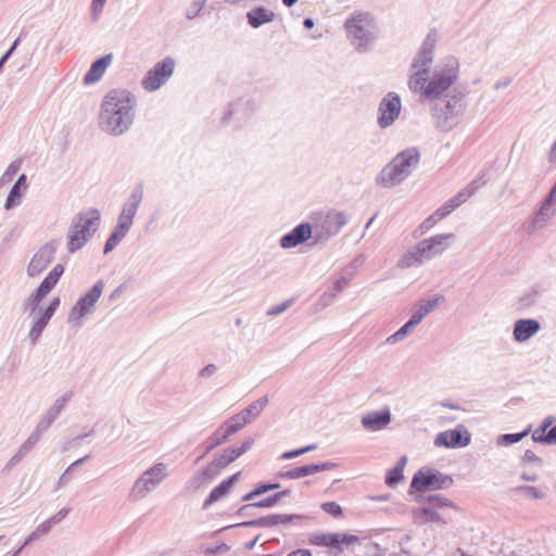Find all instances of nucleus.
Listing matches in <instances>:
<instances>
[{
	"mask_svg": "<svg viewBox=\"0 0 556 556\" xmlns=\"http://www.w3.org/2000/svg\"><path fill=\"white\" fill-rule=\"evenodd\" d=\"M134 104V99L126 91H111L102 104V126L113 135L123 134L131 124L130 110Z\"/></svg>",
	"mask_w": 556,
	"mask_h": 556,
	"instance_id": "nucleus-1",
	"label": "nucleus"
},
{
	"mask_svg": "<svg viewBox=\"0 0 556 556\" xmlns=\"http://www.w3.org/2000/svg\"><path fill=\"white\" fill-rule=\"evenodd\" d=\"M458 78V62L452 56H445L428 75L427 81H421L419 89H410L414 93H420L428 100H438L443 92L447 91Z\"/></svg>",
	"mask_w": 556,
	"mask_h": 556,
	"instance_id": "nucleus-2",
	"label": "nucleus"
},
{
	"mask_svg": "<svg viewBox=\"0 0 556 556\" xmlns=\"http://www.w3.org/2000/svg\"><path fill=\"white\" fill-rule=\"evenodd\" d=\"M433 101L430 112L434 127L441 132L455 128L466 109L465 93L454 89L452 93Z\"/></svg>",
	"mask_w": 556,
	"mask_h": 556,
	"instance_id": "nucleus-3",
	"label": "nucleus"
},
{
	"mask_svg": "<svg viewBox=\"0 0 556 556\" xmlns=\"http://www.w3.org/2000/svg\"><path fill=\"white\" fill-rule=\"evenodd\" d=\"M420 153L417 148L410 147L399 152L377 175L376 184L383 188H391L406 179L418 165Z\"/></svg>",
	"mask_w": 556,
	"mask_h": 556,
	"instance_id": "nucleus-4",
	"label": "nucleus"
},
{
	"mask_svg": "<svg viewBox=\"0 0 556 556\" xmlns=\"http://www.w3.org/2000/svg\"><path fill=\"white\" fill-rule=\"evenodd\" d=\"M438 39L439 34L437 29H431L425 37L410 65L414 72L409 75V89H419L422 86L421 81L428 80V74L433 62Z\"/></svg>",
	"mask_w": 556,
	"mask_h": 556,
	"instance_id": "nucleus-5",
	"label": "nucleus"
},
{
	"mask_svg": "<svg viewBox=\"0 0 556 556\" xmlns=\"http://www.w3.org/2000/svg\"><path fill=\"white\" fill-rule=\"evenodd\" d=\"M348 39L358 52H367L375 40L374 18L368 12H354L344 22Z\"/></svg>",
	"mask_w": 556,
	"mask_h": 556,
	"instance_id": "nucleus-6",
	"label": "nucleus"
},
{
	"mask_svg": "<svg viewBox=\"0 0 556 556\" xmlns=\"http://www.w3.org/2000/svg\"><path fill=\"white\" fill-rule=\"evenodd\" d=\"M348 222L349 218L342 211L329 210L314 214L312 224L314 241L309 242L308 245L325 244L336 237Z\"/></svg>",
	"mask_w": 556,
	"mask_h": 556,
	"instance_id": "nucleus-7",
	"label": "nucleus"
},
{
	"mask_svg": "<svg viewBox=\"0 0 556 556\" xmlns=\"http://www.w3.org/2000/svg\"><path fill=\"white\" fill-rule=\"evenodd\" d=\"M100 222V212L98 210H87L80 212L74 219L68 233L67 249L71 253L81 249L97 230Z\"/></svg>",
	"mask_w": 556,
	"mask_h": 556,
	"instance_id": "nucleus-8",
	"label": "nucleus"
},
{
	"mask_svg": "<svg viewBox=\"0 0 556 556\" xmlns=\"http://www.w3.org/2000/svg\"><path fill=\"white\" fill-rule=\"evenodd\" d=\"M454 483L452 476L431 467H421L417 470L410 481L408 494L414 496L426 491H438L450 489Z\"/></svg>",
	"mask_w": 556,
	"mask_h": 556,
	"instance_id": "nucleus-9",
	"label": "nucleus"
},
{
	"mask_svg": "<svg viewBox=\"0 0 556 556\" xmlns=\"http://www.w3.org/2000/svg\"><path fill=\"white\" fill-rule=\"evenodd\" d=\"M175 67L176 61L174 58H164L147 72L144 78L141 80V86L149 92L159 90L173 76Z\"/></svg>",
	"mask_w": 556,
	"mask_h": 556,
	"instance_id": "nucleus-10",
	"label": "nucleus"
},
{
	"mask_svg": "<svg viewBox=\"0 0 556 556\" xmlns=\"http://www.w3.org/2000/svg\"><path fill=\"white\" fill-rule=\"evenodd\" d=\"M402 110L401 97L389 91L383 96L378 104L377 124L381 129H386L394 124Z\"/></svg>",
	"mask_w": 556,
	"mask_h": 556,
	"instance_id": "nucleus-11",
	"label": "nucleus"
},
{
	"mask_svg": "<svg viewBox=\"0 0 556 556\" xmlns=\"http://www.w3.org/2000/svg\"><path fill=\"white\" fill-rule=\"evenodd\" d=\"M357 541L358 536L340 532H319L311 534L308 538L311 545L333 548L337 555L343 553L344 546L352 545Z\"/></svg>",
	"mask_w": 556,
	"mask_h": 556,
	"instance_id": "nucleus-12",
	"label": "nucleus"
},
{
	"mask_svg": "<svg viewBox=\"0 0 556 556\" xmlns=\"http://www.w3.org/2000/svg\"><path fill=\"white\" fill-rule=\"evenodd\" d=\"M308 519L307 516L300 514H269L255 519L237 523L239 528H274L279 525H294L298 521Z\"/></svg>",
	"mask_w": 556,
	"mask_h": 556,
	"instance_id": "nucleus-13",
	"label": "nucleus"
},
{
	"mask_svg": "<svg viewBox=\"0 0 556 556\" xmlns=\"http://www.w3.org/2000/svg\"><path fill=\"white\" fill-rule=\"evenodd\" d=\"M455 236L453 233H441L430 238L420 240L418 244V253L426 261L441 255L450 245Z\"/></svg>",
	"mask_w": 556,
	"mask_h": 556,
	"instance_id": "nucleus-14",
	"label": "nucleus"
},
{
	"mask_svg": "<svg viewBox=\"0 0 556 556\" xmlns=\"http://www.w3.org/2000/svg\"><path fill=\"white\" fill-rule=\"evenodd\" d=\"M471 435L469 431L459 425L453 430H445L437 434L434 445L438 447L457 448L470 444Z\"/></svg>",
	"mask_w": 556,
	"mask_h": 556,
	"instance_id": "nucleus-15",
	"label": "nucleus"
},
{
	"mask_svg": "<svg viewBox=\"0 0 556 556\" xmlns=\"http://www.w3.org/2000/svg\"><path fill=\"white\" fill-rule=\"evenodd\" d=\"M314 241L313 226L311 223L303 222L293 227L289 232L279 239L280 248L285 250L293 249L300 244Z\"/></svg>",
	"mask_w": 556,
	"mask_h": 556,
	"instance_id": "nucleus-16",
	"label": "nucleus"
},
{
	"mask_svg": "<svg viewBox=\"0 0 556 556\" xmlns=\"http://www.w3.org/2000/svg\"><path fill=\"white\" fill-rule=\"evenodd\" d=\"M103 291V282H97L92 289L86 293L81 299L77 301V303L73 306L70 318L71 319H79L88 314L97 301L102 295Z\"/></svg>",
	"mask_w": 556,
	"mask_h": 556,
	"instance_id": "nucleus-17",
	"label": "nucleus"
},
{
	"mask_svg": "<svg viewBox=\"0 0 556 556\" xmlns=\"http://www.w3.org/2000/svg\"><path fill=\"white\" fill-rule=\"evenodd\" d=\"M338 465L332 462L312 463L299 466L287 471H281L278 477L281 479L293 480L315 475L320 471L331 470L337 468Z\"/></svg>",
	"mask_w": 556,
	"mask_h": 556,
	"instance_id": "nucleus-18",
	"label": "nucleus"
},
{
	"mask_svg": "<svg viewBox=\"0 0 556 556\" xmlns=\"http://www.w3.org/2000/svg\"><path fill=\"white\" fill-rule=\"evenodd\" d=\"M556 212V181L552 187L541 206L534 214L531 225L534 229H540L554 216Z\"/></svg>",
	"mask_w": 556,
	"mask_h": 556,
	"instance_id": "nucleus-19",
	"label": "nucleus"
},
{
	"mask_svg": "<svg viewBox=\"0 0 556 556\" xmlns=\"http://www.w3.org/2000/svg\"><path fill=\"white\" fill-rule=\"evenodd\" d=\"M541 330V324L534 318L517 319L513 327V339L517 343H525Z\"/></svg>",
	"mask_w": 556,
	"mask_h": 556,
	"instance_id": "nucleus-20",
	"label": "nucleus"
},
{
	"mask_svg": "<svg viewBox=\"0 0 556 556\" xmlns=\"http://www.w3.org/2000/svg\"><path fill=\"white\" fill-rule=\"evenodd\" d=\"M167 476V466L164 463H156L141 473V492L153 491Z\"/></svg>",
	"mask_w": 556,
	"mask_h": 556,
	"instance_id": "nucleus-21",
	"label": "nucleus"
},
{
	"mask_svg": "<svg viewBox=\"0 0 556 556\" xmlns=\"http://www.w3.org/2000/svg\"><path fill=\"white\" fill-rule=\"evenodd\" d=\"M392 420L391 410L384 407L380 410L370 412L361 419L363 428L370 432L384 429Z\"/></svg>",
	"mask_w": 556,
	"mask_h": 556,
	"instance_id": "nucleus-22",
	"label": "nucleus"
},
{
	"mask_svg": "<svg viewBox=\"0 0 556 556\" xmlns=\"http://www.w3.org/2000/svg\"><path fill=\"white\" fill-rule=\"evenodd\" d=\"M54 248L52 245L42 247L30 260L27 274L29 277H36L40 275L53 261Z\"/></svg>",
	"mask_w": 556,
	"mask_h": 556,
	"instance_id": "nucleus-23",
	"label": "nucleus"
},
{
	"mask_svg": "<svg viewBox=\"0 0 556 556\" xmlns=\"http://www.w3.org/2000/svg\"><path fill=\"white\" fill-rule=\"evenodd\" d=\"M64 273V267L61 264L55 265L48 276L42 280L36 292L31 295L33 305H38L40 301L54 288L60 277Z\"/></svg>",
	"mask_w": 556,
	"mask_h": 556,
	"instance_id": "nucleus-24",
	"label": "nucleus"
},
{
	"mask_svg": "<svg viewBox=\"0 0 556 556\" xmlns=\"http://www.w3.org/2000/svg\"><path fill=\"white\" fill-rule=\"evenodd\" d=\"M239 477L240 472H236L213 488L207 497L204 500L203 508H208L214 503L220 501L223 497L229 494L236 482L239 480Z\"/></svg>",
	"mask_w": 556,
	"mask_h": 556,
	"instance_id": "nucleus-25",
	"label": "nucleus"
},
{
	"mask_svg": "<svg viewBox=\"0 0 556 556\" xmlns=\"http://www.w3.org/2000/svg\"><path fill=\"white\" fill-rule=\"evenodd\" d=\"M254 444V440L252 438H248L243 441L240 446L227 447L219 456H215V459L219 464V467L225 468L241 455L247 453L252 445Z\"/></svg>",
	"mask_w": 556,
	"mask_h": 556,
	"instance_id": "nucleus-26",
	"label": "nucleus"
},
{
	"mask_svg": "<svg viewBox=\"0 0 556 556\" xmlns=\"http://www.w3.org/2000/svg\"><path fill=\"white\" fill-rule=\"evenodd\" d=\"M113 55L106 54L94 61L89 71L84 76V84L91 85L99 81L105 74L108 67L112 64Z\"/></svg>",
	"mask_w": 556,
	"mask_h": 556,
	"instance_id": "nucleus-27",
	"label": "nucleus"
},
{
	"mask_svg": "<svg viewBox=\"0 0 556 556\" xmlns=\"http://www.w3.org/2000/svg\"><path fill=\"white\" fill-rule=\"evenodd\" d=\"M245 18L252 28H260L265 24L271 23L275 20V13L263 5H258L248 11Z\"/></svg>",
	"mask_w": 556,
	"mask_h": 556,
	"instance_id": "nucleus-28",
	"label": "nucleus"
},
{
	"mask_svg": "<svg viewBox=\"0 0 556 556\" xmlns=\"http://www.w3.org/2000/svg\"><path fill=\"white\" fill-rule=\"evenodd\" d=\"M268 404V396H262L256 401L249 404L245 408H243L240 413H238L239 418L247 424H250L253 419L258 417L263 409Z\"/></svg>",
	"mask_w": 556,
	"mask_h": 556,
	"instance_id": "nucleus-29",
	"label": "nucleus"
},
{
	"mask_svg": "<svg viewBox=\"0 0 556 556\" xmlns=\"http://www.w3.org/2000/svg\"><path fill=\"white\" fill-rule=\"evenodd\" d=\"M413 519L417 525L443 522L441 515L432 507L424 506L413 510Z\"/></svg>",
	"mask_w": 556,
	"mask_h": 556,
	"instance_id": "nucleus-30",
	"label": "nucleus"
},
{
	"mask_svg": "<svg viewBox=\"0 0 556 556\" xmlns=\"http://www.w3.org/2000/svg\"><path fill=\"white\" fill-rule=\"evenodd\" d=\"M407 464V457L401 456L394 467L386 473L384 483L390 488H395L404 480V468Z\"/></svg>",
	"mask_w": 556,
	"mask_h": 556,
	"instance_id": "nucleus-31",
	"label": "nucleus"
},
{
	"mask_svg": "<svg viewBox=\"0 0 556 556\" xmlns=\"http://www.w3.org/2000/svg\"><path fill=\"white\" fill-rule=\"evenodd\" d=\"M483 185L480 179H475L468 184L464 189L457 192L453 198L450 199L451 203L455 208L465 203L470 197H472L478 189Z\"/></svg>",
	"mask_w": 556,
	"mask_h": 556,
	"instance_id": "nucleus-32",
	"label": "nucleus"
},
{
	"mask_svg": "<svg viewBox=\"0 0 556 556\" xmlns=\"http://www.w3.org/2000/svg\"><path fill=\"white\" fill-rule=\"evenodd\" d=\"M414 500L417 503H428V506L432 507L434 510L438 508L454 507V503L441 494H418L415 495Z\"/></svg>",
	"mask_w": 556,
	"mask_h": 556,
	"instance_id": "nucleus-33",
	"label": "nucleus"
},
{
	"mask_svg": "<svg viewBox=\"0 0 556 556\" xmlns=\"http://www.w3.org/2000/svg\"><path fill=\"white\" fill-rule=\"evenodd\" d=\"M426 260L418 253V244L406 251L397 261L399 268H410L420 266Z\"/></svg>",
	"mask_w": 556,
	"mask_h": 556,
	"instance_id": "nucleus-34",
	"label": "nucleus"
},
{
	"mask_svg": "<svg viewBox=\"0 0 556 556\" xmlns=\"http://www.w3.org/2000/svg\"><path fill=\"white\" fill-rule=\"evenodd\" d=\"M136 212H137L136 203H130V204L124 206L122 214L118 218V224L115 229L118 230L119 232L126 235V232L128 231L129 227L132 224V219L136 215Z\"/></svg>",
	"mask_w": 556,
	"mask_h": 556,
	"instance_id": "nucleus-35",
	"label": "nucleus"
},
{
	"mask_svg": "<svg viewBox=\"0 0 556 556\" xmlns=\"http://www.w3.org/2000/svg\"><path fill=\"white\" fill-rule=\"evenodd\" d=\"M227 434L223 433V428H217L203 443L204 451L202 455L198 458V460L202 459L204 456H206L211 451H213L215 447L222 445L227 441Z\"/></svg>",
	"mask_w": 556,
	"mask_h": 556,
	"instance_id": "nucleus-36",
	"label": "nucleus"
},
{
	"mask_svg": "<svg viewBox=\"0 0 556 556\" xmlns=\"http://www.w3.org/2000/svg\"><path fill=\"white\" fill-rule=\"evenodd\" d=\"M542 294V288L540 286H533L527 290L518 301L521 309H528L538 304V301Z\"/></svg>",
	"mask_w": 556,
	"mask_h": 556,
	"instance_id": "nucleus-37",
	"label": "nucleus"
},
{
	"mask_svg": "<svg viewBox=\"0 0 556 556\" xmlns=\"http://www.w3.org/2000/svg\"><path fill=\"white\" fill-rule=\"evenodd\" d=\"M531 430L532 426L528 425V427L520 432L501 434L497 437L496 443L503 446L516 444L526 438L531 432Z\"/></svg>",
	"mask_w": 556,
	"mask_h": 556,
	"instance_id": "nucleus-38",
	"label": "nucleus"
},
{
	"mask_svg": "<svg viewBox=\"0 0 556 556\" xmlns=\"http://www.w3.org/2000/svg\"><path fill=\"white\" fill-rule=\"evenodd\" d=\"M350 281L351 276H340L338 279L333 281L332 286L328 288L327 291L324 292L321 299L325 301L334 299L338 293H340L348 287Z\"/></svg>",
	"mask_w": 556,
	"mask_h": 556,
	"instance_id": "nucleus-39",
	"label": "nucleus"
},
{
	"mask_svg": "<svg viewBox=\"0 0 556 556\" xmlns=\"http://www.w3.org/2000/svg\"><path fill=\"white\" fill-rule=\"evenodd\" d=\"M247 422H243L239 415L236 414L226 421H224L218 428H223V433L227 434V439H229L232 434L237 433L239 430H241Z\"/></svg>",
	"mask_w": 556,
	"mask_h": 556,
	"instance_id": "nucleus-40",
	"label": "nucleus"
},
{
	"mask_svg": "<svg viewBox=\"0 0 556 556\" xmlns=\"http://www.w3.org/2000/svg\"><path fill=\"white\" fill-rule=\"evenodd\" d=\"M220 469L222 467H219V464L214 458L205 468L198 472V476L194 477V480H197L199 483L211 480L217 476Z\"/></svg>",
	"mask_w": 556,
	"mask_h": 556,
	"instance_id": "nucleus-41",
	"label": "nucleus"
},
{
	"mask_svg": "<svg viewBox=\"0 0 556 556\" xmlns=\"http://www.w3.org/2000/svg\"><path fill=\"white\" fill-rule=\"evenodd\" d=\"M59 520H60V518L53 517V518L42 522L41 525H39L37 527V529L26 540V543L35 540L36 538H38L40 535L47 534L50 531L52 525L58 522Z\"/></svg>",
	"mask_w": 556,
	"mask_h": 556,
	"instance_id": "nucleus-42",
	"label": "nucleus"
},
{
	"mask_svg": "<svg viewBox=\"0 0 556 556\" xmlns=\"http://www.w3.org/2000/svg\"><path fill=\"white\" fill-rule=\"evenodd\" d=\"M438 222L435 215L432 213L430 216H428L420 225L419 227L414 231V237L418 238L428 232Z\"/></svg>",
	"mask_w": 556,
	"mask_h": 556,
	"instance_id": "nucleus-43",
	"label": "nucleus"
},
{
	"mask_svg": "<svg viewBox=\"0 0 556 556\" xmlns=\"http://www.w3.org/2000/svg\"><path fill=\"white\" fill-rule=\"evenodd\" d=\"M206 2L207 0H192L190 7L186 10V18L189 21L195 18L201 13Z\"/></svg>",
	"mask_w": 556,
	"mask_h": 556,
	"instance_id": "nucleus-44",
	"label": "nucleus"
},
{
	"mask_svg": "<svg viewBox=\"0 0 556 556\" xmlns=\"http://www.w3.org/2000/svg\"><path fill=\"white\" fill-rule=\"evenodd\" d=\"M229 549H230V547L225 542H219V543L206 546L204 548V554L206 556H216V555L225 554Z\"/></svg>",
	"mask_w": 556,
	"mask_h": 556,
	"instance_id": "nucleus-45",
	"label": "nucleus"
},
{
	"mask_svg": "<svg viewBox=\"0 0 556 556\" xmlns=\"http://www.w3.org/2000/svg\"><path fill=\"white\" fill-rule=\"evenodd\" d=\"M443 301H444V296L441 294H437L432 299L421 301L419 304L422 306L424 311H426L427 314H430Z\"/></svg>",
	"mask_w": 556,
	"mask_h": 556,
	"instance_id": "nucleus-46",
	"label": "nucleus"
},
{
	"mask_svg": "<svg viewBox=\"0 0 556 556\" xmlns=\"http://www.w3.org/2000/svg\"><path fill=\"white\" fill-rule=\"evenodd\" d=\"M21 197H22V192H21V189L18 188V186H13V188L11 189V192L5 201V208L7 210H10L16 205L20 204V201H21Z\"/></svg>",
	"mask_w": 556,
	"mask_h": 556,
	"instance_id": "nucleus-47",
	"label": "nucleus"
},
{
	"mask_svg": "<svg viewBox=\"0 0 556 556\" xmlns=\"http://www.w3.org/2000/svg\"><path fill=\"white\" fill-rule=\"evenodd\" d=\"M517 491L534 500H542L545 497V493L532 485H520Z\"/></svg>",
	"mask_w": 556,
	"mask_h": 556,
	"instance_id": "nucleus-48",
	"label": "nucleus"
},
{
	"mask_svg": "<svg viewBox=\"0 0 556 556\" xmlns=\"http://www.w3.org/2000/svg\"><path fill=\"white\" fill-rule=\"evenodd\" d=\"M316 448V445L315 444H311V445H306V446H303V447H300V448H295V450H290V451H287L285 453H282L281 455V458L282 459H291V458H295L298 456H301L305 453H308L313 450Z\"/></svg>",
	"mask_w": 556,
	"mask_h": 556,
	"instance_id": "nucleus-49",
	"label": "nucleus"
},
{
	"mask_svg": "<svg viewBox=\"0 0 556 556\" xmlns=\"http://www.w3.org/2000/svg\"><path fill=\"white\" fill-rule=\"evenodd\" d=\"M321 509L328 515L339 518L343 515L341 506L336 502H325L321 504Z\"/></svg>",
	"mask_w": 556,
	"mask_h": 556,
	"instance_id": "nucleus-50",
	"label": "nucleus"
},
{
	"mask_svg": "<svg viewBox=\"0 0 556 556\" xmlns=\"http://www.w3.org/2000/svg\"><path fill=\"white\" fill-rule=\"evenodd\" d=\"M532 441L535 442V443H541V444L549 445L548 430H546L543 427L539 426L532 432Z\"/></svg>",
	"mask_w": 556,
	"mask_h": 556,
	"instance_id": "nucleus-51",
	"label": "nucleus"
},
{
	"mask_svg": "<svg viewBox=\"0 0 556 556\" xmlns=\"http://www.w3.org/2000/svg\"><path fill=\"white\" fill-rule=\"evenodd\" d=\"M48 321V319H45V317L40 315V317L34 323L29 331V337L33 339V341H36L39 338L41 331L47 326Z\"/></svg>",
	"mask_w": 556,
	"mask_h": 556,
	"instance_id": "nucleus-52",
	"label": "nucleus"
},
{
	"mask_svg": "<svg viewBox=\"0 0 556 556\" xmlns=\"http://www.w3.org/2000/svg\"><path fill=\"white\" fill-rule=\"evenodd\" d=\"M124 237V233L115 229L105 243L104 253L111 252Z\"/></svg>",
	"mask_w": 556,
	"mask_h": 556,
	"instance_id": "nucleus-53",
	"label": "nucleus"
},
{
	"mask_svg": "<svg viewBox=\"0 0 556 556\" xmlns=\"http://www.w3.org/2000/svg\"><path fill=\"white\" fill-rule=\"evenodd\" d=\"M278 504V495L271 494L261 501L252 503L256 508H271Z\"/></svg>",
	"mask_w": 556,
	"mask_h": 556,
	"instance_id": "nucleus-54",
	"label": "nucleus"
},
{
	"mask_svg": "<svg viewBox=\"0 0 556 556\" xmlns=\"http://www.w3.org/2000/svg\"><path fill=\"white\" fill-rule=\"evenodd\" d=\"M455 210L456 208L454 207V205L448 200L442 206H440L438 210H435L433 212V214L435 215L437 219L441 220L444 217H446L447 215H450Z\"/></svg>",
	"mask_w": 556,
	"mask_h": 556,
	"instance_id": "nucleus-55",
	"label": "nucleus"
},
{
	"mask_svg": "<svg viewBox=\"0 0 556 556\" xmlns=\"http://www.w3.org/2000/svg\"><path fill=\"white\" fill-rule=\"evenodd\" d=\"M293 303V300H287L280 304L274 305L267 311L268 316H276L287 311Z\"/></svg>",
	"mask_w": 556,
	"mask_h": 556,
	"instance_id": "nucleus-56",
	"label": "nucleus"
},
{
	"mask_svg": "<svg viewBox=\"0 0 556 556\" xmlns=\"http://www.w3.org/2000/svg\"><path fill=\"white\" fill-rule=\"evenodd\" d=\"M278 488H280L278 482H262L255 486L258 496Z\"/></svg>",
	"mask_w": 556,
	"mask_h": 556,
	"instance_id": "nucleus-57",
	"label": "nucleus"
},
{
	"mask_svg": "<svg viewBox=\"0 0 556 556\" xmlns=\"http://www.w3.org/2000/svg\"><path fill=\"white\" fill-rule=\"evenodd\" d=\"M427 315L428 314L426 313V311H424L422 306L418 304L415 311L413 312L412 316L409 317V320L413 321L416 326H418Z\"/></svg>",
	"mask_w": 556,
	"mask_h": 556,
	"instance_id": "nucleus-58",
	"label": "nucleus"
},
{
	"mask_svg": "<svg viewBox=\"0 0 556 556\" xmlns=\"http://www.w3.org/2000/svg\"><path fill=\"white\" fill-rule=\"evenodd\" d=\"M256 507L255 506H252V503H249V504H245L243 506H241L236 515L238 517H248V516H252L253 515V510L255 509Z\"/></svg>",
	"mask_w": 556,
	"mask_h": 556,
	"instance_id": "nucleus-59",
	"label": "nucleus"
},
{
	"mask_svg": "<svg viewBox=\"0 0 556 556\" xmlns=\"http://www.w3.org/2000/svg\"><path fill=\"white\" fill-rule=\"evenodd\" d=\"M522 459L526 463H535L538 465L542 464V459L539 456H536V454L531 450L525 451Z\"/></svg>",
	"mask_w": 556,
	"mask_h": 556,
	"instance_id": "nucleus-60",
	"label": "nucleus"
},
{
	"mask_svg": "<svg viewBox=\"0 0 556 556\" xmlns=\"http://www.w3.org/2000/svg\"><path fill=\"white\" fill-rule=\"evenodd\" d=\"M161 213L159 211H155L150 220L146 224V231L152 232L156 229V226L154 225L160 219Z\"/></svg>",
	"mask_w": 556,
	"mask_h": 556,
	"instance_id": "nucleus-61",
	"label": "nucleus"
},
{
	"mask_svg": "<svg viewBox=\"0 0 556 556\" xmlns=\"http://www.w3.org/2000/svg\"><path fill=\"white\" fill-rule=\"evenodd\" d=\"M216 371H217L216 365L208 364L200 370L199 376L201 378H208V377L213 376Z\"/></svg>",
	"mask_w": 556,
	"mask_h": 556,
	"instance_id": "nucleus-62",
	"label": "nucleus"
},
{
	"mask_svg": "<svg viewBox=\"0 0 556 556\" xmlns=\"http://www.w3.org/2000/svg\"><path fill=\"white\" fill-rule=\"evenodd\" d=\"M233 114H235V104L230 103L228 105V108L226 109V111L224 112V115L222 117V123L225 125L228 124L230 122V119L232 118Z\"/></svg>",
	"mask_w": 556,
	"mask_h": 556,
	"instance_id": "nucleus-63",
	"label": "nucleus"
},
{
	"mask_svg": "<svg viewBox=\"0 0 556 556\" xmlns=\"http://www.w3.org/2000/svg\"><path fill=\"white\" fill-rule=\"evenodd\" d=\"M416 325L409 319L399 329V332L405 338L408 333H410Z\"/></svg>",
	"mask_w": 556,
	"mask_h": 556,
	"instance_id": "nucleus-64",
	"label": "nucleus"
}]
</instances>
